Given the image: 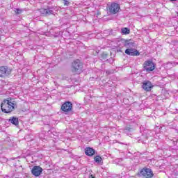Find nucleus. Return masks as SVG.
I'll return each instance as SVG.
<instances>
[{
  "label": "nucleus",
  "instance_id": "1",
  "mask_svg": "<svg viewBox=\"0 0 178 178\" xmlns=\"http://www.w3.org/2000/svg\"><path fill=\"white\" fill-rule=\"evenodd\" d=\"M15 106L16 102L10 98L3 100L1 105V111L4 113H10L15 109Z\"/></svg>",
  "mask_w": 178,
  "mask_h": 178
},
{
  "label": "nucleus",
  "instance_id": "18",
  "mask_svg": "<svg viewBox=\"0 0 178 178\" xmlns=\"http://www.w3.org/2000/svg\"><path fill=\"white\" fill-rule=\"evenodd\" d=\"M15 13L17 15H20V13H22V10L19 8H17V9H15Z\"/></svg>",
  "mask_w": 178,
  "mask_h": 178
},
{
  "label": "nucleus",
  "instance_id": "2",
  "mask_svg": "<svg viewBox=\"0 0 178 178\" xmlns=\"http://www.w3.org/2000/svg\"><path fill=\"white\" fill-rule=\"evenodd\" d=\"M138 175L140 177H145V178L154 177V172H152V170L147 167H144L143 168L140 169L138 172Z\"/></svg>",
  "mask_w": 178,
  "mask_h": 178
},
{
  "label": "nucleus",
  "instance_id": "15",
  "mask_svg": "<svg viewBox=\"0 0 178 178\" xmlns=\"http://www.w3.org/2000/svg\"><path fill=\"white\" fill-rule=\"evenodd\" d=\"M94 161L96 162V163H98L99 165H102V157L101 156H95Z\"/></svg>",
  "mask_w": 178,
  "mask_h": 178
},
{
  "label": "nucleus",
  "instance_id": "12",
  "mask_svg": "<svg viewBox=\"0 0 178 178\" xmlns=\"http://www.w3.org/2000/svg\"><path fill=\"white\" fill-rule=\"evenodd\" d=\"M85 154L88 156H92L95 154V150L91 147H86L85 149Z\"/></svg>",
  "mask_w": 178,
  "mask_h": 178
},
{
  "label": "nucleus",
  "instance_id": "5",
  "mask_svg": "<svg viewBox=\"0 0 178 178\" xmlns=\"http://www.w3.org/2000/svg\"><path fill=\"white\" fill-rule=\"evenodd\" d=\"M12 70L8 66H1L0 67V77H6L11 74Z\"/></svg>",
  "mask_w": 178,
  "mask_h": 178
},
{
  "label": "nucleus",
  "instance_id": "3",
  "mask_svg": "<svg viewBox=\"0 0 178 178\" xmlns=\"http://www.w3.org/2000/svg\"><path fill=\"white\" fill-rule=\"evenodd\" d=\"M72 72L76 74L83 72V63H81L80 60H76L72 63Z\"/></svg>",
  "mask_w": 178,
  "mask_h": 178
},
{
  "label": "nucleus",
  "instance_id": "4",
  "mask_svg": "<svg viewBox=\"0 0 178 178\" xmlns=\"http://www.w3.org/2000/svg\"><path fill=\"white\" fill-rule=\"evenodd\" d=\"M143 69L147 72V73L154 72V70H155V64L154 62H152V60L145 61L143 63Z\"/></svg>",
  "mask_w": 178,
  "mask_h": 178
},
{
  "label": "nucleus",
  "instance_id": "6",
  "mask_svg": "<svg viewBox=\"0 0 178 178\" xmlns=\"http://www.w3.org/2000/svg\"><path fill=\"white\" fill-rule=\"evenodd\" d=\"M120 9V6L116 3H111L110 6H108V12L109 13H111V15H116L118 12H119V10Z\"/></svg>",
  "mask_w": 178,
  "mask_h": 178
},
{
  "label": "nucleus",
  "instance_id": "8",
  "mask_svg": "<svg viewBox=\"0 0 178 178\" xmlns=\"http://www.w3.org/2000/svg\"><path fill=\"white\" fill-rule=\"evenodd\" d=\"M125 54L129 56H139L140 51L136 49L129 48L125 50Z\"/></svg>",
  "mask_w": 178,
  "mask_h": 178
},
{
  "label": "nucleus",
  "instance_id": "7",
  "mask_svg": "<svg viewBox=\"0 0 178 178\" xmlns=\"http://www.w3.org/2000/svg\"><path fill=\"white\" fill-rule=\"evenodd\" d=\"M154 86L149 81H145L142 83V88L146 92H149L152 90Z\"/></svg>",
  "mask_w": 178,
  "mask_h": 178
},
{
  "label": "nucleus",
  "instance_id": "10",
  "mask_svg": "<svg viewBox=\"0 0 178 178\" xmlns=\"http://www.w3.org/2000/svg\"><path fill=\"white\" fill-rule=\"evenodd\" d=\"M31 173L33 175V176H35L36 177L40 176L41 173H42V168L40 166H34L33 169L31 170Z\"/></svg>",
  "mask_w": 178,
  "mask_h": 178
},
{
  "label": "nucleus",
  "instance_id": "9",
  "mask_svg": "<svg viewBox=\"0 0 178 178\" xmlns=\"http://www.w3.org/2000/svg\"><path fill=\"white\" fill-rule=\"evenodd\" d=\"M72 108H73V104L70 102H66L62 105L61 110L63 112H70Z\"/></svg>",
  "mask_w": 178,
  "mask_h": 178
},
{
  "label": "nucleus",
  "instance_id": "11",
  "mask_svg": "<svg viewBox=\"0 0 178 178\" xmlns=\"http://www.w3.org/2000/svg\"><path fill=\"white\" fill-rule=\"evenodd\" d=\"M40 13L44 16H49L51 15H54V10L48 8V9H40Z\"/></svg>",
  "mask_w": 178,
  "mask_h": 178
},
{
  "label": "nucleus",
  "instance_id": "17",
  "mask_svg": "<svg viewBox=\"0 0 178 178\" xmlns=\"http://www.w3.org/2000/svg\"><path fill=\"white\" fill-rule=\"evenodd\" d=\"M123 161V159L122 158H118L117 159L115 160V163L117 165H120V163Z\"/></svg>",
  "mask_w": 178,
  "mask_h": 178
},
{
  "label": "nucleus",
  "instance_id": "13",
  "mask_svg": "<svg viewBox=\"0 0 178 178\" xmlns=\"http://www.w3.org/2000/svg\"><path fill=\"white\" fill-rule=\"evenodd\" d=\"M9 122H10V123H12V124H14L15 126H17V124H19V119H17L16 117H13L12 118H10Z\"/></svg>",
  "mask_w": 178,
  "mask_h": 178
},
{
  "label": "nucleus",
  "instance_id": "19",
  "mask_svg": "<svg viewBox=\"0 0 178 178\" xmlns=\"http://www.w3.org/2000/svg\"><path fill=\"white\" fill-rule=\"evenodd\" d=\"M69 1H67V0H64V5L65 6H69Z\"/></svg>",
  "mask_w": 178,
  "mask_h": 178
},
{
  "label": "nucleus",
  "instance_id": "16",
  "mask_svg": "<svg viewBox=\"0 0 178 178\" xmlns=\"http://www.w3.org/2000/svg\"><path fill=\"white\" fill-rule=\"evenodd\" d=\"M121 33L122 34H130V29H129L128 28H123L121 29Z\"/></svg>",
  "mask_w": 178,
  "mask_h": 178
},
{
  "label": "nucleus",
  "instance_id": "14",
  "mask_svg": "<svg viewBox=\"0 0 178 178\" xmlns=\"http://www.w3.org/2000/svg\"><path fill=\"white\" fill-rule=\"evenodd\" d=\"M124 46L127 48L131 47H134V42L131 41V40H127L124 43Z\"/></svg>",
  "mask_w": 178,
  "mask_h": 178
}]
</instances>
